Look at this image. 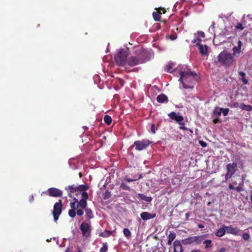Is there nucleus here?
Returning <instances> with one entry per match:
<instances>
[{
  "label": "nucleus",
  "mask_w": 252,
  "mask_h": 252,
  "mask_svg": "<svg viewBox=\"0 0 252 252\" xmlns=\"http://www.w3.org/2000/svg\"><path fill=\"white\" fill-rule=\"evenodd\" d=\"M135 54L127 58L126 63L129 66H133L143 63L149 60V53L143 49L141 48L136 50Z\"/></svg>",
  "instance_id": "obj_1"
},
{
  "label": "nucleus",
  "mask_w": 252,
  "mask_h": 252,
  "mask_svg": "<svg viewBox=\"0 0 252 252\" xmlns=\"http://www.w3.org/2000/svg\"><path fill=\"white\" fill-rule=\"evenodd\" d=\"M180 78L179 81L182 83L183 87L184 89H187L191 88V86L187 85L188 83L192 84L194 83L197 79V75L195 72L191 71H180Z\"/></svg>",
  "instance_id": "obj_2"
},
{
  "label": "nucleus",
  "mask_w": 252,
  "mask_h": 252,
  "mask_svg": "<svg viewBox=\"0 0 252 252\" xmlns=\"http://www.w3.org/2000/svg\"><path fill=\"white\" fill-rule=\"evenodd\" d=\"M89 187L86 185H75L73 184L65 187V189L67 192V194L70 197H75L74 196H78L83 192H86Z\"/></svg>",
  "instance_id": "obj_3"
},
{
  "label": "nucleus",
  "mask_w": 252,
  "mask_h": 252,
  "mask_svg": "<svg viewBox=\"0 0 252 252\" xmlns=\"http://www.w3.org/2000/svg\"><path fill=\"white\" fill-rule=\"evenodd\" d=\"M82 199L78 201L75 197H73V201L70 203L71 209L76 210L79 207L83 209L87 206V200L89 198V195L87 192H83L81 193Z\"/></svg>",
  "instance_id": "obj_4"
},
{
  "label": "nucleus",
  "mask_w": 252,
  "mask_h": 252,
  "mask_svg": "<svg viewBox=\"0 0 252 252\" xmlns=\"http://www.w3.org/2000/svg\"><path fill=\"white\" fill-rule=\"evenodd\" d=\"M127 56L128 54L125 49L119 50L115 56L116 63L118 65L124 66L126 63Z\"/></svg>",
  "instance_id": "obj_5"
},
{
  "label": "nucleus",
  "mask_w": 252,
  "mask_h": 252,
  "mask_svg": "<svg viewBox=\"0 0 252 252\" xmlns=\"http://www.w3.org/2000/svg\"><path fill=\"white\" fill-rule=\"evenodd\" d=\"M234 61V56L227 52H221V64L226 67L231 66Z\"/></svg>",
  "instance_id": "obj_6"
},
{
  "label": "nucleus",
  "mask_w": 252,
  "mask_h": 252,
  "mask_svg": "<svg viewBox=\"0 0 252 252\" xmlns=\"http://www.w3.org/2000/svg\"><path fill=\"white\" fill-rule=\"evenodd\" d=\"M63 210V203L61 199H59L58 202L55 203L53 207V210L52 214L54 217L55 221L59 219L60 215L61 214Z\"/></svg>",
  "instance_id": "obj_7"
},
{
  "label": "nucleus",
  "mask_w": 252,
  "mask_h": 252,
  "mask_svg": "<svg viewBox=\"0 0 252 252\" xmlns=\"http://www.w3.org/2000/svg\"><path fill=\"white\" fill-rule=\"evenodd\" d=\"M91 226L88 223L83 222L80 226V229L81 230L82 236L86 238H89L91 236Z\"/></svg>",
  "instance_id": "obj_8"
},
{
  "label": "nucleus",
  "mask_w": 252,
  "mask_h": 252,
  "mask_svg": "<svg viewBox=\"0 0 252 252\" xmlns=\"http://www.w3.org/2000/svg\"><path fill=\"white\" fill-rule=\"evenodd\" d=\"M168 116L172 120H174L180 126H184L185 125L184 122L183 116L180 115L179 112L176 113L174 112H171L168 114Z\"/></svg>",
  "instance_id": "obj_9"
},
{
  "label": "nucleus",
  "mask_w": 252,
  "mask_h": 252,
  "mask_svg": "<svg viewBox=\"0 0 252 252\" xmlns=\"http://www.w3.org/2000/svg\"><path fill=\"white\" fill-rule=\"evenodd\" d=\"M202 236L189 237L187 238L183 239L182 243L185 245H190L194 243L199 244L202 241Z\"/></svg>",
  "instance_id": "obj_10"
},
{
  "label": "nucleus",
  "mask_w": 252,
  "mask_h": 252,
  "mask_svg": "<svg viewBox=\"0 0 252 252\" xmlns=\"http://www.w3.org/2000/svg\"><path fill=\"white\" fill-rule=\"evenodd\" d=\"M240 231V229L237 227H233L232 226H226L223 225L221 227V236L224 235L226 232L228 233L238 235L239 234Z\"/></svg>",
  "instance_id": "obj_11"
},
{
  "label": "nucleus",
  "mask_w": 252,
  "mask_h": 252,
  "mask_svg": "<svg viewBox=\"0 0 252 252\" xmlns=\"http://www.w3.org/2000/svg\"><path fill=\"white\" fill-rule=\"evenodd\" d=\"M151 142L149 140L143 139L142 140L135 141L134 145L137 151H141L147 148Z\"/></svg>",
  "instance_id": "obj_12"
},
{
  "label": "nucleus",
  "mask_w": 252,
  "mask_h": 252,
  "mask_svg": "<svg viewBox=\"0 0 252 252\" xmlns=\"http://www.w3.org/2000/svg\"><path fill=\"white\" fill-rule=\"evenodd\" d=\"M48 194L50 196L54 197H62L63 191L56 188H50L47 190Z\"/></svg>",
  "instance_id": "obj_13"
},
{
  "label": "nucleus",
  "mask_w": 252,
  "mask_h": 252,
  "mask_svg": "<svg viewBox=\"0 0 252 252\" xmlns=\"http://www.w3.org/2000/svg\"><path fill=\"white\" fill-rule=\"evenodd\" d=\"M226 167L227 172L225 175V179L227 180L234 173L237 168V164L236 163L228 164L227 165Z\"/></svg>",
  "instance_id": "obj_14"
},
{
  "label": "nucleus",
  "mask_w": 252,
  "mask_h": 252,
  "mask_svg": "<svg viewBox=\"0 0 252 252\" xmlns=\"http://www.w3.org/2000/svg\"><path fill=\"white\" fill-rule=\"evenodd\" d=\"M220 115V108L217 107L214 110L212 118L214 124H217L219 122V119L217 118L218 116Z\"/></svg>",
  "instance_id": "obj_15"
},
{
  "label": "nucleus",
  "mask_w": 252,
  "mask_h": 252,
  "mask_svg": "<svg viewBox=\"0 0 252 252\" xmlns=\"http://www.w3.org/2000/svg\"><path fill=\"white\" fill-rule=\"evenodd\" d=\"M140 217L143 220H147L155 218L156 217V214L155 213H149L147 212H144L141 213Z\"/></svg>",
  "instance_id": "obj_16"
},
{
  "label": "nucleus",
  "mask_w": 252,
  "mask_h": 252,
  "mask_svg": "<svg viewBox=\"0 0 252 252\" xmlns=\"http://www.w3.org/2000/svg\"><path fill=\"white\" fill-rule=\"evenodd\" d=\"M197 46L198 47L199 53L201 54L202 56H207L208 55V47L206 45H204L203 44H200Z\"/></svg>",
  "instance_id": "obj_17"
},
{
  "label": "nucleus",
  "mask_w": 252,
  "mask_h": 252,
  "mask_svg": "<svg viewBox=\"0 0 252 252\" xmlns=\"http://www.w3.org/2000/svg\"><path fill=\"white\" fill-rule=\"evenodd\" d=\"M174 252H183L182 246L179 240H175L173 243Z\"/></svg>",
  "instance_id": "obj_18"
},
{
  "label": "nucleus",
  "mask_w": 252,
  "mask_h": 252,
  "mask_svg": "<svg viewBox=\"0 0 252 252\" xmlns=\"http://www.w3.org/2000/svg\"><path fill=\"white\" fill-rule=\"evenodd\" d=\"M157 100L159 103H167L168 101V97L164 94H161L157 97Z\"/></svg>",
  "instance_id": "obj_19"
},
{
  "label": "nucleus",
  "mask_w": 252,
  "mask_h": 252,
  "mask_svg": "<svg viewBox=\"0 0 252 252\" xmlns=\"http://www.w3.org/2000/svg\"><path fill=\"white\" fill-rule=\"evenodd\" d=\"M220 53L218 55L217 59H215L212 61L211 63L210 64V66L217 65L220 66Z\"/></svg>",
  "instance_id": "obj_20"
},
{
  "label": "nucleus",
  "mask_w": 252,
  "mask_h": 252,
  "mask_svg": "<svg viewBox=\"0 0 252 252\" xmlns=\"http://www.w3.org/2000/svg\"><path fill=\"white\" fill-rule=\"evenodd\" d=\"M237 177L241 180V182L240 183H239V186L236 188H235L234 190H236L237 192H240V191L244 190L243 188L241 186L243 184L244 177H242L241 178H240V176H238Z\"/></svg>",
  "instance_id": "obj_21"
},
{
  "label": "nucleus",
  "mask_w": 252,
  "mask_h": 252,
  "mask_svg": "<svg viewBox=\"0 0 252 252\" xmlns=\"http://www.w3.org/2000/svg\"><path fill=\"white\" fill-rule=\"evenodd\" d=\"M138 196L139 197V198L141 200L146 201H147L148 202H151L152 200V197H151V196H147L145 195L144 194H143V193H139L138 194Z\"/></svg>",
  "instance_id": "obj_22"
},
{
  "label": "nucleus",
  "mask_w": 252,
  "mask_h": 252,
  "mask_svg": "<svg viewBox=\"0 0 252 252\" xmlns=\"http://www.w3.org/2000/svg\"><path fill=\"white\" fill-rule=\"evenodd\" d=\"M83 209H84L85 213H86V215L87 216L88 219L89 220L93 218H94L93 212L90 208H87V207H86V208H83Z\"/></svg>",
  "instance_id": "obj_23"
},
{
  "label": "nucleus",
  "mask_w": 252,
  "mask_h": 252,
  "mask_svg": "<svg viewBox=\"0 0 252 252\" xmlns=\"http://www.w3.org/2000/svg\"><path fill=\"white\" fill-rule=\"evenodd\" d=\"M161 14V12L159 10H158V11H157V12H154L153 13V16L154 19L156 21H159L160 19L161 18V16H160Z\"/></svg>",
  "instance_id": "obj_24"
},
{
  "label": "nucleus",
  "mask_w": 252,
  "mask_h": 252,
  "mask_svg": "<svg viewBox=\"0 0 252 252\" xmlns=\"http://www.w3.org/2000/svg\"><path fill=\"white\" fill-rule=\"evenodd\" d=\"M239 107L242 110H246L247 111H250L252 110V106L251 105H245L243 103L239 104Z\"/></svg>",
  "instance_id": "obj_25"
},
{
  "label": "nucleus",
  "mask_w": 252,
  "mask_h": 252,
  "mask_svg": "<svg viewBox=\"0 0 252 252\" xmlns=\"http://www.w3.org/2000/svg\"><path fill=\"white\" fill-rule=\"evenodd\" d=\"M239 75L241 77V80L243 82V84H248V81L246 78V74L244 72L240 71L239 72Z\"/></svg>",
  "instance_id": "obj_26"
},
{
  "label": "nucleus",
  "mask_w": 252,
  "mask_h": 252,
  "mask_svg": "<svg viewBox=\"0 0 252 252\" xmlns=\"http://www.w3.org/2000/svg\"><path fill=\"white\" fill-rule=\"evenodd\" d=\"M112 232L109 230H105L99 233V236L102 237H108L111 235Z\"/></svg>",
  "instance_id": "obj_27"
},
{
  "label": "nucleus",
  "mask_w": 252,
  "mask_h": 252,
  "mask_svg": "<svg viewBox=\"0 0 252 252\" xmlns=\"http://www.w3.org/2000/svg\"><path fill=\"white\" fill-rule=\"evenodd\" d=\"M104 121L107 125H110L112 123V119L111 117L108 115H105L104 117Z\"/></svg>",
  "instance_id": "obj_28"
},
{
  "label": "nucleus",
  "mask_w": 252,
  "mask_h": 252,
  "mask_svg": "<svg viewBox=\"0 0 252 252\" xmlns=\"http://www.w3.org/2000/svg\"><path fill=\"white\" fill-rule=\"evenodd\" d=\"M196 38L192 40L191 42L192 43H196V46H198L200 45V42L201 41V38H200L198 36L195 35Z\"/></svg>",
  "instance_id": "obj_29"
},
{
  "label": "nucleus",
  "mask_w": 252,
  "mask_h": 252,
  "mask_svg": "<svg viewBox=\"0 0 252 252\" xmlns=\"http://www.w3.org/2000/svg\"><path fill=\"white\" fill-rule=\"evenodd\" d=\"M203 243L205 245V249H208L212 247V241L211 240H206L203 242Z\"/></svg>",
  "instance_id": "obj_30"
},
{
  "label": "nucleus",
  "mask_w": 252,
  "mask_h": 252,
  "mask_svg": "<svg viewBox=\"0 0 252 252\" xmlns=\"http://www.w3.org/2000/svg\"><path fill=\"white\" fill-rule=\"evenodd\" d=\"M123 233L125 236L127 238L131 236V233L128 228H124L123 230Z\"/></svg>",
  "instance_id": "obj_31"
},
{
  "label": "nucleus",
  "mask_w": 252,
  "mask_h": 252,
  "mask_svg": "<svg viewBox=\"0 0 252 252\" xmlns=\"http://www.w3.org/2000/svg\"><path fill=\"white\" fill-rule=\"evenodd\" d=\"M142 176L141 174H140L139 176V177L137 179H130V178H128V177H126L124 178V180L128 182H132V181H137L138 180V179H140L141 178H142Z\"/></svg>",
  "instance_id": "obj_32"
},
{
  "label": "nucleus",
  "mask_w": 252,
  "mask_h": 252,
  "mask_svg": "<svg viewBox=\"0 0 252 252\" xmlns=\"http://www.w3.org/2000/svg\"><path fill=\"white\" fill-rule=\"evenodd\" d=\"M76 210L75 209H70L68 211V215L72 218H73L75 217L76 213Z\"/></svg>",
  "instance_id": "obj_33"
},
{
  "label": "nucleus",
  "mask_w": 252,
  "mask_h": 252,
  "mask_svg": "<svg viewBox=\"0 0 252 252\" xmlns=\"http://www.w3.org/2000/svg\"><path fill=\"white\" fill-rule=\"evenodd\" d=\"M108 250L107 243H103L102 247L100 248L99 252H106Z\"/></svg>",
  "instance_id": "obj_34"
},
{
  "label": "nucleus",
  "mask_w": 252,
  "mask_h": 252,
  "mask_svg": "<svg viewBox=\"0 0 252 252\" xmlns=\"http://www.w3.org/2000/svg\"><path fill=\"white\" fill-rule=\"evenodd\" d=\"M176 235L175 232H170L168 236V239L173 241L176 238Z\"/></svg>",
  "instance_id": "obj_35"
},
{
  "label": "nucleus",
  "mask_w": 252,
  "mask_h": 252,
  "mask_svg": "<svg viewBox=\"0 0 252 252\" xmlns=\"http://www.w3.org/2000/svg\"><path fill=\"white\" fill-rule=\"evenodd\" d=\"M195 35L198 36L200 38H204L205 37L204 32L202 31H198L196 33L194 34Z\"/></svg>",
  "instance_id": "obj_36"
},
{
  "label": "nucleus",
  "mask_w": 252,
  "mask_h": 252,
  "mask_svg": "<svg viewBox=\"0 0 252 252\" xmlns=\"http://www.w3.org/2000/svg\"><path fill=\"white\" fill-rule=\"evenodd\" d=\"M219 37L215 35L214 39H213V43L214 45L219 46L220 44V42H219Z\"/></svg>",
  "instance_id": "obj_37"
},
{
  "label": "nucleus",
  "mask_w": 252,
  "mask_h": 252,
  "mask_svg": "<svg viewBox=\"0 0 252 252\" xmlns=\"http://www.w3.org/2000/svg\"><path fill=\"white\" fill-rule=\"evenodd\" d=\"M120 187L125 190H127L128 191H129L130 189V188L127 185L125 184L124 183H121Z\"/></svg>",
  "instance_id": "obj_38"
},
{
  "label": "nucleus",
  "mask_w": 252,
  "mask_h": 252,
  "mask_svg": "<svg viewBox=\"0 0 252 252\" xmlns=\"http://www.w3.org/2000/svg\"><path fill=\"white\" fill-rule=\"evenodd\" d=\"M165 70L166 72H172V65L169 64L167 65L165 67Z\"/></svg>",
  "instance_id": "obj_39"
},
{
  "label": "nucleus",
  "mask_w": 252,
  "mask_h": 252,
  "mask_svg": "<svg viewBox=\"0 0 252 252\" xmlns=\"http://www.w3.org/2000/svg\"><path fill=\"white\" fill-rule=\"evenodd\" d=\"M242 237L245 241H248L250 239V236L248 233H245L243 234Z\"/></svg>",
  "instance_id": "obj_40"
},
{
  "label": "nucleus",
  "mask_w": 252,
  "mask_h": 252,
  "mask_svg": "<svg viewBox=\"0 0 252 252\" xmlns=\"http://www.w3.org/2000/svg\"><path fill=\"white\" fill-rule=\"evenodd\" d=\"M229 111L228 108H221V113H223L224 116H226L228 114Z\"/></svg>",
  "instance_id": "obj_41"
},
{
  "label": "nucleus",
  "mask_w": 252,
  "mask_h": 252,
  "mask_svg": "<svg viewBox=\"0 0 252 252\" xmlns=\"http://www.w3.org/2000/svg\"><path fill=\"white\" fill-rule=\"evenodd\" d=\"M83 210L84 209H82V208L78 209L77 210V211L76 212V214L78 216H81L83 214V213H84Z\"/></svg>",
  "instance_id": "obj_42"
},
{
  "label": "nucleus",
  "mask_w": 252,
  "mask_h": 252,
  "mask_svg": "<svg viewBox=\"0 0 252 252\" xmlns=\"http://www.w3.org/2000/svg\"><path fill=\"white\" fill-rule=\"evenodd\" d=\"M235 28L237 29H240L241 30H242L244 29V27L243 26L242 24L240 23H238L235 26Z\"/></svg>",
  "instance_id": "obj_43"
},
{
  "label": "nucleus",
  "mask_w": 252,
  "mask_h": 252,
  "mask_svg": "<svg viewBox=\"0 0 252 252\" xmlns=\"http://www.w3.org/2000/svg\"><path fill=\"white\" fill-rule=\"evenodd\" d=\"M240 50L241 48L238 49V46H235L233 48V51H234V52L237 53L238 54L240 53Z\"/></svg>",
  "instance_id": "obj_44"
},
{
  "label": "nucleus",
  "mask_w": 252,
  "mask_h": 252,
  "mask_svg": "<svg viewBox=\"0 0 252 252\" xmlns=\"http://www.w3.org/2000/svg\"><path fill=\"white\" fill-rule=\"evenodd\" d=\"M199 143L202 147H206L207 146V143L203 140H200Z\"/></svg>",
  "instance_id": "obj_45"
},
{
  "label": "nucleus",
  "mask_w": 252,
  "mask_h": 252,
  "mask_svg": "<svg viewBox=\"0 0 252 252\" xmlns=\"http://www.w3.org/2000/svg\"><path fill=\"white\" fill-rule=\"evenodd\" d=\"M151 131L152 133H156V130L155 128V125L154 124H152L151 126Z\"/></svg>",
  "instance_id": "obj_46"
},
{
  "label": "nucleus",
  "mask_w": 252,
  "mask_h": 252,
  "mask_svg": "<svg viewBox=\"0 0 252 252\" xmlns=\"http://www.w3.org/2000/svg\"><path fill=\"white\" fill-rule=\"evenodd\" d=\"M119 83L121 84V86H124L125 82L123 80H122V79H119Z\"/></svg>",
  "instance_id": "obj_47"
},
{
  "label": "nucleus",
  "mask_w": 252,
  "mask_h": 252,
  "mask_svg": "<svg viewBox=\"0 0 252 252\" xmlns=\"http://www.w3.org/2000/svg\"><path fill=\"white\" fill-rule=\"evenodd\" d=\"M216 235L219 237H220V229L218 230L216 233Z\"/></svg>",
  "instance_id": "obj_48"
},
{
  "label": "nucleus",
  "mask_w": 252,
  "mask_h": 252,
  "mask_svg": "<svg viewBox=\"0 0 252 252\" xmlns=\"http://www.w3.org/2000/svg\"><path fill=\"white\" fill-rule=\"evenodd\" d=\"M242 44V42L240 40H239L238 42V49L241 48Z\"/></svg>",
  "instance_id": "obj_49"
},
{
  "label": "nucleus",
  "mask_w": 252,
  "mask_h": 252,
  "mask_svg": "<svg viewBox=\"0 0 252 252\" xmlns=\"http://www.w3.org/2000/svg\"><path fill=\"white\" fill-rule=\"evenodd\" d=\"M160 10H162V13L163 14L165 13V12H166V10L164 8H161V7L159 8L158 10L160 11Z\"/></svg>",
  "instance_id": "obj_50"
},
{
  "label": "nucleus",
  "mask_w": 252,
  "mask_h": 252,
  "mask_svg": "<svg viewBox=\"0 0 252 252\" xmlns=\"http://www.w3.org/2000/svg\"><path fill=\"white\" fill-rule=\"evenodd\" d=\"M172 241H172L171 240L168 239L167 243V245H171V244H172Z\"/></svg>",
  "instance_id": "obj_51"
},
{
  "label": "nucleus",
  "mask_w": 252,
  "mask_h": 252,
  "mask_svg": "<svg viewBox=\"0 0 252 252\" xmlns=\"http://www.w3.org/2000/svg\"><path fill=\"white\" fill-rule=\"evenodd\" d=\"M198 227L199 228H203L204 227V226L202 224H198Z\"/></svg>",
  "instance_id": "obj_52"
},
{
  "label": "nucleus",
  "mask_w": 252,
  "mask_h": 252,
  "mask_svg": "<svg viewBox=\"0 0 252 252\" xmlns=\"http://www.w3.org/2000/svg\"><path fill=\"white\" fill-rule=\"evenodd\" d=\"M180 129H183V130H186L187 128L184 126H180Z\"/></svg>",
  "instance_id": "obj_53"
},
{
  "label": "nucleus",
  "mask_w": 252,
  "mask_h": 252,
  "mask_svg": "<svg viewBox=\"0 0 252 252\" xmlns=\"http://www.w3.org/2000/svg\"><path fill=\"white\" fill-rule=\"evenodd\" d=\"M229 188L231 189H234H234L235 188L231 184H230L229 186Z\"/></svg>",
  "instance_id": "obj_54"
},
{
  "label": "nucleus",
  "mask_w": 252,
  "mask_h": 252,
  "mask_svg": "<svg viewBox=\"0 0 252 252\" xmlns=\"http://www.w3.org/2000/svg\"><path fill=\"white\" fill-rule=\"evenodd\" d=\"M171 39L172 40H174V39H175V37H174V36H173V35H171Z\"/></svg>",
  "instance_id": "obj_55"
},
{
  "label": "nucleus",
  "mask_w": 252,
  "mask_h": 252,
  "mask_svg": "<svg viewBox=\"0 0 252 252\" xmlns=\"http://www.w3.org/2000/svg\"><path fill=\"white\" fill-rule=\"evenodd\" d=\"M199 251H200L199 250H192L191 252H199Z\"/></svg>",
  "instance_id": "obj_56"
},
{
  "label": "nucleus",
  "mask_w": 252,
  "mask_h": 252,
  "mask_svg": "<svg viewBox=\"0 0 252 252\" xmlns=\"http://www.w3.org/2000/svg\"><path fill=\"white\" fill-rule=\"evenodd\" d=\"M226 250L224 248H221V252H225Z\"/></svg>",
  "instance_id": "obj_57"
},
{
  "label": "nucleus",
  "mask_w": 252,
  "mask_h": 252,
  "mask_svg": "<svg viewBox=\"0 0 252 252\" xmlns=\"http://www.w3.org/2000/svg\"><path fill=\"white\" fill-rule=\"evenodd\" d=\"M33 199V195H32L31 198L30 199V201L32 202V201Z\"/></svg>",
  "instance_id": "obj_58"
},
{
  "label": "nucleus",
  "mask_w": 252,
  "mask_h": 252,
  "mask_svg": "<svg viewBox=\"0 0 252 252\" xmlns=\"http://www.w3.org/2000/svg\"><path fill=\"white\" fill-rule=\"evenodd\" d=\"M77 252H82V251L80 249L78 248V250Z\"/></svg>",
  "instance_id": "obj_59"
},
{
  "label": "nucleus",
  "mask_w": 252,
  "mask_h": 252,
  "mask_svg": "<svg viewBox=\"0 0 252 252\" xmlns=\"http://www.w3.org/2000/svg\"><path fill=\"white\" fill-rule=\"evenodd\" d=\"M186 217H187V218H188V217H189V213H186Z\"/></svg>",
  "instance_id": "obj_60"
},
{
  "label": "nucleus",
  "mask_w": 252,
  "mask_h": 252,
  "mask_svg": "<svg viewBox=\"0 0 252 252\" xmlns=\"http://www.w3.org/2000/svg\"><path fill=\"white\" fill-rule=\"evenodd\" d=\"M251 201L252 202V194H251Z\"/></svg>",
  "instance_id": "obj_61"
},
{
  "label": "nucleus",
  "mask_w": 252,
  "mask_h": 252,
  "mask_svg": "<svg viewBox=\"0 0 252 252\" xmlns=\"http://www.w3.org/2000/svg\"><path fill=\"white\" fill-rule=\"evenodd\" d=\"M233 184H235V185H237L236 182H235V181H233Z\"/></svg>",
  "instance_id": "obj_62"
},
{
  "label": "nucleus",
  "mask_w": 252,
  "mask_h": 252,
  "mask_svg": "<svg viewBox=\"0 0 252 252\" xmlns=\"http://www.w3.org/2000/svg\"><path fill=\"white\" fill-rule=\"evenodd\" d=\"M212 27H213V28H214V24H213V25H212Z\"/></svg>",
  "instance_id": "obj_63"
}]
</instances>
